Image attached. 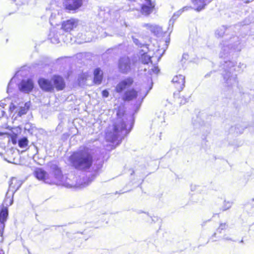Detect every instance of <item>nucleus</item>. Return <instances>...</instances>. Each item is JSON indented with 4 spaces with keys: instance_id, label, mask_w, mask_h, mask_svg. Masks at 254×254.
I'll return each mask as SVG.
<instances>
[{
    "instance_id": "obj_30",
    "label": "nucleus",
    "mask_w": 254,
    "mask_h": 254,
    "mask_svg": "<svg viewBox=\"0 0 254 254\" xmlns=\"http://www.w3.org/2000/svg\"><path fill=\"white\" fill-rule=\"evenodd\" d=\"M232 202L229 201L225 200L224 201L223 204L222 206V210L223 211H226L229 208H230L232 206Z\"/></svg>"
},
{
    "instance_id": "obj_4",
    "label": "nucleus",
    "mask_w": 254,
    "mask_h": 254,
    "mask_svg": "<svg viewBox=\"0 0 254 254\" xmlns=\"http://www.w3.org/2000/svg\"><path fill=\"white\" fill-rule=\"evenodd\" d=\"M133 123H131L130 128L127 129L123 120H118L112 127H109L106 133V139L111 142L121 141L122 139L130 132Z\"/></svg>"
},
{
    "instance_id": "obj_9",
    "label": "nucleus",
    "mask_w": 254,
    "mask_h": 254,
    "mask_svg": "<svg viewBox=\"0 0 254 254\" xmlns=\"http://www.w3.org/2000/svg\"><path fill=\"white\" fill-rule=\"evenodd\" d=\"M83 0H64L63 6L66 11L74 13L82 5Z\"/></svg>"
},
{
    "instance_id": "obj_33",
    "label": "nucleus",
    "mask_w": 254,
    "mask_h": 254,
    "mask_svg": "<svg viewBox=\"0 0 254 254\" xmlns=\"http://www.w3.org/2000/svg\"><path fill=\"white\" fill-rule=\"evenodd\" d=\"M51 35H52V34H51V33H50L49 35V36H50V39L51 40V41L52 43L57 44L60 42L59 39L57 37H52Z\"/></svg>"
},
{
    "instance_id": "obj_46",
    "label": "nucleus",
    "mask_w": 254,
    "mask_h": 254,
    "mask_svg": "<svg viewBox=\"0 0 254 254\" xmlns=\"http://www.w3.org/2000/svg\"><path fill=\"white\" fill-rule=\"evenodd\" d=\"M211 73H212V71H211V72H209V73H207L206 74H205V76H204V77H205V78H207V77H208L210 76V74H211Z\"/></svg>"
},
{
    "instance_id": "obj_13",
    "label": "nucleus",
    "mask_w": 254,
    "mask_h": 254,
    "mask_svg": "<svg viewBox=\"0 0 254 254\" xmlns=\"http://www.w3.org/2000/svg\"><path fill=\"white\" fill-rule=\"evenodd\" d=\"M38 84L42 90L45 92H52L54 90V87L51 81L44 78H39Z\"/></svg>"
},
{
    "instance_id": "obj_3",
    "label": "nucleus",
    "mask_w": 254,
    "mask_h": 254,
    "mask_svg": "<svg viewBox=\"0 0 254 254\" xmlns=\"http://www.w3.org/2000/svg\"><path fill=\"white\" fill-rule=\"evenodd\" d=\"M235 63L228 60L224 61L223 64L224 69L222 75L223 76V84L224 87V92H228L226 94H232L236 88H238V80L236 74L233 73Z\"/></svg>"
},
{
    "instance_id": "obj_18",
    "label": "nucleus",
    "mask_w": 254,
    "mask_h": 254,
    "mask_svg": "<svg viewBox=\"0 0 254 254\" xmlns=\"http://www.w3.org/2000/svg\"><path fill=\"white\" fill-rule=\"evenodd\" d=\"M144 28L147 30V32H150L155 36H159L162 33V29L161 27L155 24H146L144 25Z\"/></svg>"
},
{
    "instance_id": "obj_50",
    "label": "nucleus",
    "mask_w": 254,
    "mask_h": 254,
    "mask_svg": "<svg viewBox=\"0 0 254 254\" xmlns=\"http://www.w3.org/2000/svg\"><path fill=\"white\" fill-rule=\"evenodd\" d=\"M128 0L129 1H131H131H136V0Z\"/></svg>"
},
{
    "instance_id": "obj_41",
    "label": "nucleus",
    "mask_w": 254,
    "mask_h": 254,
    "mask_svg": "<svg viewBox=\"0 0 254 254\" xmlns=\"http://www.w3.org/2000/svg\"><path fill=\"white\" fill-rule=\"evenodd\" d=\"M191 8H192V7L191 6H187L184 7L181 10H182V11L183 12L184 11L188 10L190 9H191Z\"/></svg>"
},
{
    "instance_id": "obj_47",
    "label": "nucleus",
    "mask_w": 254,
    "mask_h": 254,
    "mask_svg": "<svg viewBox=\"0 0 254 254\" xmlns=\"http://www.w3.org/2000/svg\"><path fill=\"white\" fill-rule=\"evenodd\" d=\"M0 254H4V252L2 249H0Z\"/></svg>"
},
{
    "instance_id": "obj_54",
    "label": "nucleus",
    "mask_w": 254,
    "mask_h": 254,
    "mask_svg": "<svg viewBox=\"0 0 254 254\" xmlns=\"http://www.w3.org/2000/svg\"><path fill=\"white\" fill-rule=\"evenodd\" d=\"M11 0L12 2H15V1H12V0Z\"/></svg>"
},
{
    "instance_id": "obj_31",
    "label": "nucleus",
    "mask_w": 254,
    "mask_h": 254,
    "mask_svg": "<svg viewBox=\"0 0 254 254\" xmlns=\"http://www.w3.org/2000/svg\"><path fill=\"white\" fill-rule=\"evenodd\" d=\"M86 81V77L84 74H80L78 77V82L79 85L83 84Z\"/></svg>"
},
{
    "instance_id": "obj_10",
    "label": "nucleus",
    "mask_w": 254,
    "mask_h": 254,
    "mask_svg": "<svg viewBox=\"0 0 254 254\" xmlns=\"http://www.w3.org/2000/svg\"><path fill=\"white\" fill-rule=\"evenodd\" d=\"M34 87V83L32 79L28 78L22 79L18 84L19 91L25 94H29L32 91Z\"/></svg>"
},
{
    "instance_id": "obj_52",
    "label": "nucleus",
    "mask_w": 254,
    "mask_h": 254,
    "mask_svg": "<svg viewBox=\"0 0 254 254\" xmlns=\"http://www.w3.org/2000/svg\"><path fill=\"white\" fill-rule=\"evenodd\" d=\"M242 132H243V131H240V133H242Z\"/></svg>"
},
{
    "instance_id": "obj_6",
    "label": "nucleus",
    "mask_w": 254,
    "mask_h": 254,
    "mask_svg": "<svg viewBox=\"0 0 254 254\" xmlns=\"http://www.w3.org/2000/svg\"><path fill=\"white\" fill-rule=\"evenodd\" d=\"M13 195L12 192L7 190L0 210V242H2L3 240V234L5 226V223L8 216V206L13 203Z\"/></svg>"
},
{
    "instance_id": "obj_43",
    "label": "nucleus",
    "mask_w": 254,
    "mask_h": 254,
    "mask_svg": "<svg viewBox=\"0 0 254 254\" xmlns=\"http://www.w3.org/2000/svg\"><path fill=\"white\" fill-rule=\"evenodd\" d=\"M5 106H6V104H5L4 102H3L2 101L0 102V107H2L3 108H4Z\"/></svg>"
},
{
    "instance_id": "obj_29",
    "label": "nucleus",
    "mask_w": 254,
    "mask_h": 254,
    "mask_svg": "<svg viewBox=\"0 0 254 254\" xmlns=\"http://www.w3.org/2000/svg\"><path fill=\"white\" fill-rule=\"evenodd\" d=\"M226 30V28L225 26H222L221 27L219 28L215 32V35L218 37H220L223 36L224 34L225 31Z\"/></svg>"
},
{
    "instance_id": "obj_14",
    "label": "nucleus",
    "mask_w": 254,
    "mask_h": 254,
    "mask_svg": "<svg viewBox=\"0 0 254 254\" xmlns=\"http://www.w3.org/2000/svg\"><path fill=\"white\" fill-rule=\"evenodd\" d=\"M165 113L164 111H160L156 114V117L153 121V125L158 126L159 127H164L167 124L165 119Z\"/></svg>"
},
{
    "instance_id": "obj_20",
    "label": "nucleus",
    "mask_w": 254,
    "mask_h": 254,
    "mask_svg": "<svg viewBox=\"0 0 254 254\" xmlns=\"http://www.w3.org/2000/svg\"><path fill=\"white\" fill-rule=\"evenodd\" d=\"M155 2L151 0H144V16H148L155 10Z\"/></svg>"
},
{
    "instance_id": "obj_49",
    "label": "nucleus",
    "mask_w": 254,
    "mask_h": 254,
    "mask_svg": "<svg viewBox=\"0 0 254 254\" xmlns=\"http://www.w3.org/2000/svg\"><path fill=\"white\" fill-rule=\"evenodd\" d=\"M140 8H141V11H142V10H143V4L141 5Z\"/></svg>"
},
{
    "instance_id": "obj_21",
    "label": "nucleus",
    "mask_w": 254,
    "mask_h": 254,
    "mask_svg": "<svg viewBox=\"0 0 254 254\" xmlns=\"http://www.w3.org/2000/svg\"><path fill=\"white\" fill-rule=\"evenodd\" d=\"M54 84L57 90L60 91L63 90L65 84L64 78L59 75H54L52 78Z\"/></svg>"
},
{
    "instance_id": "obj_22",
    "label": "nucleus",
    "mask_w": 254,
    "mask_h": 254,
    "mask_svg": "<svg viewBox=\"0 0 254 254\" xmlns=\"http://www.w3.org/2000/svg\"><path fill=\"white\" fill-rule=\"evenodd\" d=\"M212 0H191V2L196 6L195 10L198 12L201 11L205 6Z\"/></svg>"
},
{
    "instance_id": "obj_15",
    "label": "nucleus",
    "mask_w": 254,
    "mask_h": 254,
    "mask_svg": "<svg viewBox=\"0 0 254 254\" xmlns=\"http://www.w3.org/2000/svg\"><path fill=\"white\" fill-rule=\"evenodd\" d=\"M119 68L123 73H127L130 68V59L127 57L120 58L119 62Z\"/></svg>"
},
{
    "instance_id": "obj_12",
    "label": "nucleus",
    "mask_w": 254,
    "mask_h": 254,
    "mask_svg": "<svg viewBox=\"0 0 254 254\" xmlns=\"http://www.w3.org/2000/svg\"><path fill=\"white\" fill-rule=\"evenodd\" d=\"M172 82L177 90L180 92L185 86V77L182 74L177 75L173 78Z\"/></svg>"
},
{
    "instance_id": "obj_5",
    "label": "nucleus",
    "mask_w": 254,
    "mask_h": 254,
    "mask_svg": "<svg viewBox=\"0 0 254 254\" xmlns=\"http://www.w3.org/2000/svg\"><path fill=\"white\" fill-rule=\"evenodd\" d=\"M220 47L219 56L225 59L233 52H240L244 46L242 44L239 37L234 36L229 39L223 41L220 44Z\"/></svg>"
},
{
    "instance_id": "obj_40",
    "label": "nucleus",
    "mask_w": 254,
    "mask_h": 254,
    "mask_svg": "<svg viewBox=\"0 0 254 254\" xmlns=\"http://www.w3.org/2000/svg\"><path fill=\"white\" fill-rule=\"evenodd\" d=\"M188 101H189V99L186 98L182 99L181 100L180 104H185L186 103L188 102Z\"/></svg>"
},
{
    "instance_id": "obj_32",
    "label": "nucleus",
    "mask_w": 254,
    "mask_h": 254,
    "mask_svg": "<svg viewBox=\"0 0 254 254\" xmlns=\"http://www.w3.org/2000/svg\"><path fill=\"white\" fill-rule=\"evenodd\" d=\"M227 227V225H226V223H221L219 228L217 230V232L219 233H221L222 230L226 229Z\"/></svg>"
},
{
    "instance_id": "obj_27",
    "label": "nucleus",
    "mask_w": 254,
    "mask_h": 254,
    "mask_svg": "<svg viewBox=\"0 0 254 254\" xmlns=\"http://www.w3.org/2000/svg\"><path fill=\"white\" fill-rule=\"evenodd\" d=\"M28 143V140L26 137H23L19 139L18 141V146L21 148H24L27 147Z\"/></svg>"
},
{
    "instance_id": "obj_24",
    "label": "nucleus",
    "mask_w": 254,
    "mask_h": 254,
    "mask_svg": "<svg viewBox=\"0 0 254 254\" xmlns=\"http://www.w3.org/2000/svg\"><path fill=\"white\" fill-rule=\"evenodd\" d=\"M103 78V72L99 68H96L94 71L93 81L95 84H100Z\"/></svg>"
},
{
    "instance_id": "obj_19",
    "label": "nucleus",
    "mask_w": 254,
    "mask_h": 254,
    "mask_svg": "<svg viewBox=\"0 0 254 254\" xmlns=\"http://www.w3.org/2000/svg\"><path fill=\"white\" fill-rule=\"evenodd\" d=\"M34 175L38 180L48 183L47 180L49 178V175L44 169L40 168H36L34 172Z\"/></svg>"
},
{
    "instance_id": "obj_7",
    "label": "nucleus",
    "mask_w": 254,
    "mask_h": 254,
    "mask_svg": "<svg viewBox=\"0 0 254 254\" xmlns=\"http://www.w3.org/2000/svg\"><path fill=\"white\" fill-rule=\"evenodd\" d=\"M29 109V103H17L16 102H11L9 107V111L11 113L17 114L16 118L17 117H21L22 115L27 113Z\"/></svg>"
},
{
    "instance_id": "obj_48",
    "label": "nucleus",
    "mask_w": 254,
    "mask_h": 254,
    "mask_svg": "<svg viewBox=\"0 0 254 254\" xmlns=\"http://www.w3.org/2000/svg\"><path fill=\"white\" fill-rule=\"evenodd\" d=\"M161 134H162V132H160V135H159V139H160V140H161Z\"/></svg>"
},
{
    "instance_id": "obj_28",
    "label": "nucleus",
    "mask_w": 254,
    "mask_h": 254,
    "mask_svg": "<svg viewBox=\"0 0 254 254\" xmlns=\"http://www.w3.org/2000/svg\"><path fill=\"white\" fill-rule=\"evenodd\" d=\"M182 10L178 11L176 13H174L172 18L169 21V27L172 25L173 27V23L176 18H177L182 13Z\"/></svg>"
},
{
    "instance_id": "obj_25",
    "label": "nucleus",
    "mask_w": 254,
    "mask_h": 254,
    "mask_svg": "<svg viewBox=\"0 0 254 254\" xmlns=\"http://www.w3.org/2000/svg\"><path fill=\"white\" fill-rule=\"evenodd\" d=\"M144 219L147 223L152 224L159 221V219L155 216H151L148 213L144 212Z\"/></svg>"
},
{
    "instance_id": "obj_23",
    "label": "nucleus",
    "mask_w": 254,
    "mask_h": 254,
    "mask_svg": "<svg viewBox=\"0 0 254 254\" xmlns=\"http://www.w3.org/2000/svg\"><path fill=\"white\" fill-rule=\"evenodd\" d=\"M137 96V92L134 89L127 90L124 94L122 99L124 101H129L135 99Z\"/></svg>"
},
{
    "instance_id": "obj_51",
    "label": "nucleus",
    "mask_w": 254,
    "mask_h": 254,
    "mask_svg": "<svg viewBox=\"0 0 254 254\" xmlns=\"http://www.w3.org/2000/svg\"><path fill=\"white\" fill-rule=\"evenodd\" d=\"M216 234V233H215L213 234V235L212 236V237H214V236H215Z\"/></svg>"
},
{
    "instance_id": "obj_1",
    "label": "nucleus",
    "mask_w": 254,
    "mask_h": 254,
    "mask_svg": "<svg viewBox=\"0 0 254 254\" xmlns=\"http://www.w3.org/2000/svg\"><path fill=\"white\" fill-rule=\"evenodd\" d=\"M68 161L71 166L76 170L86 172L92 169L93 172L89 176L88 182L85 185H88L99 175L102 167V164L100 163L93 165V150L85 145L80 146L78 150L73 152L69 157Z\"/></svg>"
},
{
    "instance_id": "obj_37",
    "label": "nucleus",
    "mask_w": 254,
    "mask_h": 254,
    "mask_svg": "<svg viewBox=\"0 0 254 254\" xmlns=\"http://www.w3.org/2000/svg\"><path fill=\"white\" fill-rule=\"evenodd\" d=\"M132 38L133 39V41L134 43L136 45H137V46L141 45L140 47H141V44L139 43V40L135 38L133 36L132 37Z\"/></svg>"
},
{
    "instance_id": "obj_45",
    "label": "nucleus",
    "mask_w": 254,
    "mask_h": 254,
    "mask_svg": "<svg viewBox=\"0 0 254 254\" xmlns=\"http://www.w3.org/2000/svg\"><path fill=\"white\" fill-rule=\"evenodd\" d=\"M141 52H142V50H141L140 52V56H141V58H140V61L143 63V60H142V56H143V54L141 53Z\"/></svg>"
},
{
    "instance_id": "obj_42",
    "label": "nucleus",
    "mask_w": 254,
    "mask_h": 254,
    "mask_svg": "<svg viewBox=\"0 0 254 254\" xmlns=\"http://www.w3.org/2000/svg\"><path fill=\"white\" fill-rule=\"evenodd\" d=\"M223 239L226 241H233V240L231 238L226 236L224 237Z\"/></svg>"
},
{
    "instance_id": "obj_36",
    "label": "nucleus",
    "mask_w": 254,
    "mask_h": 254,
    "mask_svg": "<svg viewBox=\"0 0 254 254\" xmlns=\"http://www.w3.org/2000/svg\"><path fill=\"white\" fill-rule=\"evenodd\" d=\"M13 1L16 2V4L20 5L24 4L26 2V0H12Z\"/></svg>"
},
{
    "instance_id": "obj_16",
    "label": "nucleus",
    "mask_w": 254,
    "mask_h": 254,
    "mask_svg": "<svg viewBox=\"0 0 254 254\" xmlns=\"http://www.w3.org/2000/svg\"><path fill=\"white\" fill-rule=\"evenodd\" d=\"M131 78L128 77L120 81L116 87V91L117 93H121L125 89L129 87L133 83Z\"/></svg>"
},
{
    "instance_id": "obj_26",
    "label": "nucleus",
    "mask_w": 254,
    "mask_h": 254,
    "mask_svg": "<svg viewBox=\"0 0 254 254\" xmlns=\"http://www.w3.org/2000/svg\"><path fill=\"white\" fill-rule=\"evenodd\" d=\"M19 71L17 72L15 75L11 79L7 85V92L9 93L12 92V89L14 88V82H15V78L16 75H18Z\"/></svg>"
},
{
    "instance_id": "obj_34",
    "label": "nucleus",
    "mask_w": 254,
    "mask_h": 254,
    "mask_svg": "<svg viewBox=\"0 0 254 254\" xmlns=\"http://www.w3.org/2000/svg\"><path fill=\"white\" fill-rule=\"evenodd\" d=\"M166 106L168 107V108H172L171 111V114H175L176 111L177 110V107H176L175 106H172V104H171L170 102L168 103V105H166Z\"/></svg>"
},
{
    "instance_id": "obj_39",
    "label": "nucleus",
    "mask_w": 254,
    "mask_h": 254,
    "mask_svg": "<svg viewBox=\"0 0 254 254\" xmlns=\"http://www.w3.org/2000/svg\"><path fill=\"white\" fill-rule=\"evenodd\" d=\"M198 187V186H196L195 185H191L190 190L192 191H194L196 190Z\"/></svg>"
},
{
    "instance_id": "obj_35",
    "label": "nucleus",
    "mask_w": 254,
    "mask_h": 254,
    "mask_svg": "<svg viewBox=\"0 0 254 254\" xmlns=\"http://www.w3.org/2000/svg\"><path fill=\"white\" fill-rule=\"evenodd\" d=\"M189 56L187 53H184L182 56V62L185 63L189 59Z\"/></svg>"
},
{
    "instance_id": "obj_38",
    "label": "nucleus",
    "mask_w": 254,
    "mask_h": 254,
    "mask_svg": "<svg viewBox=\"0 0 254 254\" xmlns=\"http://www.w3.org/2000/svg\"><path fill=\"white\" fill-rule=\"evenodd\" d=\"M102 96L104 97H107L109 96V92L106 90H104L102 92Z\"/></svg>"
},
{
    "instance_id": "obj_2",
    "label": "nucleus",
    "mask_w": 254,
    "mask_h": 254,
    "mask_svg": "<svg viewBox=\"0 0 254 254\" xmlns=\"http://www.w3.org/2000/svg\"><path fill=\"white\" fill-rule=\"evenodd\" d=\"M153 46L150 44H144V72L146 75V83H144V89L146 90V92L144 94V98L148 94L153 86L152 78L156 76L160 70L158 68L157 64L161 58V56L158 55L152 49Z\"/></svg>"
},
{
    "instance_id": "obj_17",
    "label": "nucleus",
    "mask_w": 254,
    "mask_h": 254,
    "mask_svg": "<svg viewBox=\"0 0 254 254\" xmlns=\"http://www.w3.org/2000/svg\"><path fill=\"white\" fill-rule=\"evenodd\" d=\"M23 182L21 180H18L15 177H12L9 184V188L8 191L14 193L20 188L22 185Z\"/></svg>"
},
{
    "instance_id": "obj_11",
    "label": "nucleus",
    "mask_w": 254,
    "mask_h": 254,
    "mask_svg": "<svg viewBox=\"0 0 254 254\" xmlns=\"http://www.w3.org/2000/svg\"><path fill=\"white\" fill-rule=\"evenodd\" d=\"M78 23L77 19L70 18L63 22L62 28L65 32H70L76 28Z\"/></svg>"
},
{
    "instance_id": "obj_44",
    "label": "nucleus",
    "mask_w": 254,
    "mask_h": 254,
    "mask_svg": "<svg viewBox=\"0 0 254 254\" xmlns=\"http://www.w3.org/2000/svg\"><path fill=\"white\" fill-rule=\"evenodd\" d=\"M239 67L240 68H245L246 67V65L243 64H240L239 65Z\"/></svg>"
},
{
    "instance_id": "obj_53",
    "label": "nucleus",
    "mask_w": 254,
    "mask_h": 254,
    "mask_svg": "<svg viewBox=\"0 0 254 254\" xmlns=\"http://www.w3.org/2000/svg\"><path fill=\"white\" fill-rule=\"evenodd\" d=\"M241 243H243V240H241Z\"/></svg>"
},
{
    "instance_id": "obj_8",
    "label": "nucleus",
    "mask_w": 254,
    "mask_h": 254,
    "mask_svg": "<svg viewBox=\"0 0 254 254\" xmlns=\"http://www.w3.org/2000/svg\"><path fill=\"white\" fill-rule=\"evenodd\" d=\"M50 168L57 184L59 185L66 186L68 184L66 183L67 178L63 175L61 169L56 164H52Z\"/></svg>"
}]
</instances>
